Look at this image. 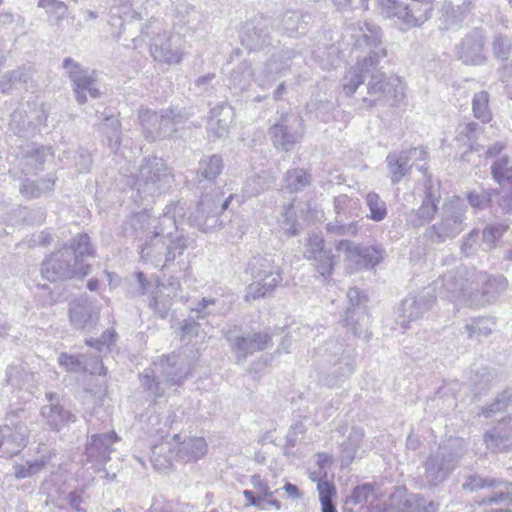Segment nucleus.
I'll return each instance as SVG.
<instances>
[{
    "label": "nucleus",
    "instance_id": "obj_1",
    "mask_svg": "<svg viewBox=\"0 0 512 512\" xmlns=\"http://www.w3.org/2000/svg\"><path fill=\"white\" fill-rule=\"evenodd\" d=\"M183 211V204L176 202L167 205L159 217L152 216L147 210L133 214L124 222L123 234L143 237L140 257L144 262L155 267H168L195 242L178 228L177 217H183Z\"/></svg>",
    "mask_w": 512,
    "mask_h": 512
},
{
    "label": "nucleus",
    "instance_id": "obj_2",
    "mask_svg": "<svg viewBox=\"0 0 512 512\" xmlns=\"http://www.w3.org/2000/svg\"><path fill=\"white\" fill-rule=\"evenodd\" d=\"M385 48L372 50L369 56L358 60L343 77V91L347 96L352 95L356 89L367 80V93L370 98H364L363 101L372 106L382 97L390 94L397 79L387 77L378 66L381 59L386 58Z\"/></svg>",
    "mask_w": 512,
    "mask_h": 512
},
{
    "label": "nucleus",
    "instance_id": "obj_3",
    "mask_svg": "<svg viewBox=\"0 0 512 512\" xmlns=\"http://www.w3.org/2000/svg\"><path fill=\"white\" fill-rule=\"evenodd\" d=\"M189 374L190 369L184 359L171 355L146 368L140 375V383L155 401L164 396L169 387L182 385Z\"/></svg>",
    "mask_w": 512,
    "mask_h": 512
},
{
    "label": "nucleus",
    "instance_id": "obj_4",
    "mask_svg": "<svg viewBox=\"0 0 512 512\" xmlns=\"http://www.w3.org/2000/svg\"><path fill=\"white\" fill-rule=\"evenodd\" d=\"M322 357L320 381L330 387H337L347 380L355 370V352L338 339H329L319 350Z\"/></svg>",
    "mask_w": 512,
    "mask_h": 512
},
{
    "label": "nucleus",
    "instance_id": "obj_5",
    "mask_svg": "<svg viewBox=\"0 0 512 512\" xmlns=\"http://www.w3.org/2000/svg\"><path fill=\"white\" fill-rule=\"evenodd\" d=\"M467 209L465 200L460 196L445 198L436 222L425 229L423 237L436 245L455 239L466 228Z\"/></svg>",
    "mask_w": 512,
    "mask_h": 512
},
{
    "label": "nucleus",
    "instance_id": "obj_6",
    "mask_svg": "<svg viewBox=\"0 0 512 512\" xmlns=\"http://www.w3.org/2000/svg\"><path fill=\"white\" fill-rule=\"evenodd\" d=\"M380 14L387 19H397L402 30L421 27L432 17V0H377Z\"/></svg>",
    "mask_w": 512,
    "mask_h": 512
},
{
    "label": "nucleus",
    "instance_id": "obj_7",
    "mask_svg": "<svg viewBox=\"0 0 512 512\" xmlns=\"http://www.w3.org/2000/svg\"><path fill=\"white\" fill-rule=\"evenodd\" d=\"M172 179L164 160L156 156H149L142 160L134 187L139 197L144 200L164 193L169 188Z\"/></svg>",
    "mask_w": 512,
    "mask_h": 512
},
{
    "label": "nucleus",
    "instance_id": "obj_8",
    "mask_svg": "<svg viewBox=\"0 0 512 512\" xmlns=\"http://www.w3.org/2000/svg\"><path fill=\"white\" fill-rule=\"evenodd\" d=\"M90 272L88 264L78 262L71 249L61 248L51 253L41 266V275L53 282L71 278H83Z\"/></svg>",
    "mask_w": 512,
    "mask_h": 512
},
{
    "label": "nucleus",
    "instance_id": "obj_9",
    "mask_svg": "<svg viewBox=\"0 0 512 512\" xmlns=\"http://www.w3.org/2000/svg\"><path fill=\"white\" fill-rule=\"evenodd\" d=\"M435 302L436 295L429 287L407 294L395 308L396 323L403 330L410 329L412 324L424 319Z\"/></svg>",
    "mask_w": 512,
    "mask_h": 512
},
{
    "label": "nucleus",
    "instance_id": "obj_10",
    "mask_svg": "<svg viewBox=\"0 0 512 512\" xmlns=\"http://www.w3.org/2000/svg\"><path fill=\"white\" fill-rule=\"evenodd\" d=\"M475 269L459 266L444 273L434 282L431 290L441 298L451 302L465 301L470 303V291L473 290L471 280Z\"/></svg>",
    "mask_w": 512,
    "mask_h": 512
},
{
    "label": "nucleus",
    "instance_id": "obj_11",
    "mask_svg": "<svg viewBox=\"0 0 512 512\" xmlns=\"http://www.w3.org/2000/svg\"><path fill=\"white\" fill-rule=\"evenodd\" d=\"M223 335L238 363L245 361L255 352L266 350L272 342L271 335L266 331L245 334L237 326L227 329Z\"/></svg>",
    "mask_w": 512,
    "mask_h": 512
},
{
    "label": "nucleus",
    "instance_id": "obj_12",
    "mask_svg": "<svg viewBox=\"0 0 512 512\" xmlns=\"http://www.w3.org/2000/svg\"><path fill=\"white\" fill-rule=\"evenodd\" d=\"M305 132L302 117L297 113H285L270 127L269 134L273 146L289 152L299 143Z\"/></svg>",
    "mask_w": 512,
    "mask_h": 512
},
{
    "label": "nucleus",
    "instance_id": "obj_13",
    "mask_svg": "<svg viewBox=\"0 0 512 512\" xmlns=\"http://www.w3.org/2000/svg\"><path fill=\"white\" fill-rule=\"evenodd\" d=\"M348 307L344 318V325L354 337L370 339L369 316L366 311V295L358 288H350L347 292Z\"/></svg>",
    "mask_w": 512,
    "mask_h": 512
},
{
    "label": "nucleus",
    "instance_id": "obj_14",
    "mask_svg": "<svg viewBox=\"0 0 512 512\" xmlns=\"http://www.w3.org/2000/svg\"><path fill=\"white\" fill-rule=\"evenodd\" d=\"M63 68L67 70L73 83V91L79 104L87 102V95L92 99L100 97L101 92L97 87L95 71L90 72L70 57L64 59Z\"/></svg>",
    "mask_w": 512,
    "mask_h": 512
},
{
    "label": "nucleus",
    "instance_id": "obj_15",
    "mask_svg": "<svg viewBox=\"0 0 512 512\" xmlns=\"http://www.w3.org/2000/svg\"><path fill=\"white\" fill-rule=\"evenodd\" d=\"M472 277L471 285H473V290L470 291L471 305L484 306L489 304L496 300L508 287V281L502 275L490 277L486 273L474 270Z\"/></svg>",
    "mask_w": 512,
    "mask_h": 512
},
{
    "label": "nucleus",
    "instance_id": "obj_16",
    "mask_svg": "<svg viewBox=\"0 0 512 512\" xmlns=\"http://www.w3.org/2000/svg\"><path fill=\"white\" fill-rule=\"evenodd\" d=\"M455 53L466 65L479 66L487 61L486 33L484 29L475 27L455 45Z\"/></svg>",
    "mask_w": 512,
    "mask_h": 512
},
{
    "label": "nucleus",
    "instance_id": "obj_17",
    "mask_svg": "<svg viewBox=\"0 0 512 512\" xmlns=\"http://www.w3.org/2000/svg\"><path fill=\"white\" fill-rule=\"evenodd\" d=\"M424 197L418 209H413L407 218L408 224L412 227H421L430 223L439 212L441 199L440 184L434 183L431 175H426L424 181Z\"/></svg>",
    "mask_w": 512,
    "mask_h": 512
},
{
    "label": "nucleus",
    "instance_id": "obj_18",
    "mask_svg": "<svg viewBox=\"0 0 512 512\" xmlns=\"http://www.w3.org/2000/svg\"><path fill=\"white\" fill-rule=\"evenodd\" d=\"M457 462L458 456L454 450H432L424 464V480L430 486L441 483L454 470Z\"/></svg>",
    "mask_w": 512,
    "mask_h": 512
},
{
    "label": "nucleus",
    "instance_id": "obj_19",
    "mask_svg": "<svg viewBox=\"0 0 512 512\" xmlns=\"http://www.w3.org/2000/svg\"><path fill=\"white\" fill-rule=\"evenodd\" d=\"M274 20L270 17L259 16L248 21L245 25L241 41L249 50H261L272 46L274 38Z\"/></svg>",
    "mask_w": 512,
    "mask_h": 512
},
{
    "label": "nucleus",
    "instance_id": "obj_20",
    "mask_svg": "<svg viewBox=\"0 0 512 512\" xmlns=\"http://www.w3.org/2000/svg\"><path fill=\"white\" fill-rule=\"evenodd\" d=\"M340 252H344L347 259L355 262L363 268H374L386 256V251L382 245H360L349 240H341L336 245Z\"/></svg>",
    "mask_w": 512,
    "mask_h": 512
},
{
    "label": "nucleus",
    "instance_id": "obj_21",
    "mask_svg": "<svg viewBox=\"0 0 512 512\" xmlns=\"http://www.w3.org/2000/svg\"><path fill=\"white\" fill-rule=\"evenodd\" d=\"M301 55L293 49H282L266 61L265 65L255 74V81L260 87H267L285 73L295 58Z\"/></svg>",
    "mask_w": 512,
    "mask_h": 512
},
{
    "label": "nucleus",
    "instance_id": "obj_22",
    "mask_svg": "<svg viewBox=\"0 0 512 512\" xmlns=\"http://www.w3.org/2000/svg\"><path fill=\"white\" fill-rule=\"evenodd\" d=\"M439 504L420 494L408 493L406 488H398L391 495L389 509L394 512H436Z\"/></svg>",
    "mask_w": 512,
    "mask_h": 512
},
{
    "label": "nucleus",
    "instance_id": "obj_23",
    "mask_svg": "<svg viewBox=\"0 0 512 512\" xmlns=\"http://www.w3.org/2000/svg\"><path fill=\"white\" fill-rule=\"evenodd\" d=\"M100 306L95 299L81 295L70 303L69 317L77 329H90L99 319Z\"/></svg>",
    "mask_w": 512,
    "mask_h": 512
},
{
    "label": "nucleus",
    "instance_id": "obj_24",
    "mask_svg": "<svg viewBox=\"0 0 512 512\" xmlns=\"http://www.w3.org/2000/svg\"><path fill=\"white\" fill-rule=\"evenodd\" d=\"M304 257L317 262L316 269L323 278H328L332 275L334 255L331 248L325 247L322 235L312 234L309 236Z\"/></svg>",
    "mask_w": 512,
    "mask_h": 512
},
{
    "label": "nucleus",
    "instance_id": "obj_25",
    "mask_svg": "<svg viewBox=\"0 0 512 512\" xmlns=\"http://www.w3.org/2000/svg\"><path fill=\"white\" fill-rule=\"evenodd\" d=\"M462 487L463 489L468 490L470 492L484 488H491L495 490L492 492L491 495L483 499V503H502L510 500L508 482L498 480L495 478H483L479 475H470L467 477Z\"/></svg>",
    "mask_w": 512,
    "mask_h": 512
},
{
    "label": "nucleus",
    "instance_id": "obj_26",
    "mask_svg": "<svg viewBox=\"0 0 512 512\" xmlns=\"http://www.w3.org/2000/svg\"><path fill=\"white\" fill-rule=\"evenodd\" d=\"M348 32L356 47H367L369 49L366 56H369L372 50L384 48L382 46L381 28L372 22L358 21L351 23L348 26Z\"/></svg>",
    "mask_w": 512,
    "mask_h": 512
},
{
    "label": "nucleus",
    "instance_id": "obj_27",
    "mask_svg": "<svg viewBox=\"0 0 512 512\" xmlns=\"http://www.w3.org/2000/svg\"><path fill=\"white\" fill-rule=\"evenodd\" d=\"M136 278L139 284V293L141 295L149 294V308L159 318H166L172 306V299L169 296H167L164 290L161 288L155 287L153 290L150 291L152 285L147 280L143 272L136 273Z\"/></svg>",
    "mask_w": 512,
    "mask_h": 512
},
{
    "label": "nucleus",
    "instance_id": "obj_28",
    "mask_svg": "<svg viewBox=\"0 0 512 512\" xmlns=\"http://www.w3.org/2000/svg\"><path fill=\"white\" fill-rule=\"evenodd\" d=\"M45 397L49 404L41 408V415L51 429L59 431L67 423L76 421V416L60 405L57 393L47 392Z\"/></svg>",
    "mask_w": 512,
    "mask_h": 512
},
{
    "label": "nucleus",
    "instance_id": "obj_29",
    "mask_svg": "<svg viewBox=\"0 0 512 512\" xmlns=\"http://www.w3.org/2000/svg\"><path fill=\"white\" fill-rule=\"evenodd\" d=\"M93 359L94 364L89 368L87 357L85 355L61 353L58 357V363L67 372L71 373L89 371L91 374H105V367L99 357L96 356Z\"/></svg>",
    "mask_w": 512,
    "mask_h": 512
},
{
    "label": "nucleus",
    "instance_id": "obj_30",
    "mask_svg": "<svg viewBox=\"0 0 512 512\" xmlns=\"http://www.w3.org/2000/svg\"><path fill=\"white\" fill-rule=\"evenodd\" d=\"M158 113L161 127L158 128V132L152 131V133L158 134L161 139L176 137L178 128L183 126L189 118L186 112L172 108L162 109Z\"/></svg>",
    "mask_w": 512,
    "mask_h": 512
},
{
    "label": "nucleus",
    "instance_id": "obj_31",
    "mask_svg": "<svg viewBox=\"0 0 512 512\" xmlns=\"http://www.w3.org/2000/svg\"><path fill=\"white\" fill-rule=\"evenodd\" d=\"M150 52L156 61L178 64L182 60L180 50L173 46L171 37L166 33L153 38Z\"/></svg>",
    "mask_w": 512,
    "mask_h": 512
},
{
    "label": "nucleus",
    "instance_id": "obj_32",
    "mask_svg": "<svg viewBox=\"0 0 512 512\" xmlns=\"http://www.w3.org/2000/svg\"><path fill=\"white\" fill-rule=\"evenodd\" d=\"M313 22L310 13L286 11L281 18V30L289 37L305 34Z\"/></svg>",
    "mask_w": 512,
    "mask_h": 512
},
{
    "label": "nucleus",
    "instance_id": "obj_33",
    "mask_svg": "<svg viewBox=\"0 0 512 512\" xmlns=\"http://www.w3.org/2000/svg\"><path fill=\"white\" fill-rule=\"evenodd\" d=\"M50 455H28L19 460H15L13 464L14 475L17 479L32 477L40 473L47 463L50 461Z\"/></svg>",
    "mask_w": 512,
    "mask_h": 512
},
{
    "label": "nucleus",
    "instance_id": "obj_34",
    "mask_svg": "<svg viewBox=\"0 0 512 512\" xmlns=\"http://www.w3.org/2000/svg\"><path fill=\"white\" fill-rule=\"evenodd\" d=\"M487 448H509L512 445V417L502 419L491 430L484 434Z\"/></svg>",
    "mask_w": 512,
    "mask_h": 512
},
{
    "label": "nucleus",
    "instance_id": "obj_35",
    "mask_svg": "<svg viewBox=\"0 0 512 512\" xmlns=\"http://www.w3.org/2000/svg\"><path fill=\"white\" fill-rule=\"evenodd\" d=\"M281 268L271 254L254 256L248 263V271L252 279L261 277H272V282L278 278V271Z\"/></svg>",
    "mask_w": 512,
    "mask_h": 512
},
{
    "label": "nucleus",
    "instance_id": "obj_36",
    "mask_svg": "<svg viewBox=\"0 0 512 512\" xmlns=\"http://www.w3.org/2000/svg\"><path fill=\"white\" fill-rule=\"evenodd\" d=\"M33 73L30 65H23L18 69L5 72L0 77V91L7 94L12 89L27 85L32 80Z\"/></svg>",
    "mask_w": 512,
    "mask_h": 512
},
{
    "label": "nucleus",
    "instance_id": "obj_37",
    "mask_svg": "<svg viewBox=\"0 0 512 512\" xmlns=\"http://www.w3.org/2000/svg\"><path fill=\"white\" fill-rule=\"evenodd\" d=\"M272 277L255 278L246 289L245 300L252 301L265 298L273 294L282 281V270L278 271V278L272 282Z\"/></svg>",
    "mask_w": 512,
    "mask_h": 512
},
{
    "label": "nucleus",
    "instance_id": "obj_38",
    "mask_svg": "<svg viewBox=\"0 0 512 512\" xmlns=\"http://www.w3.org/2000/svg\"><path fill=\"white\" fill-rule=\"evenodd\" d=\"M411 156L405 151L389 153L386 157L388 172L393 184L399 183L411 170Z\"/></svg>",
    "mask_w": 512,
    "mask_h": 512
},
{
    "label": "nucleus",
    "instance_id": "obj_39",
    "mask_svg": "<svg viewBox=\"0 0 512 512\" xmlns=\"http://www.w3.org/2000/svg\"><path fill=\"white\" fill-rule=\"evenodd\" d=\"M224 168L223 160L219 155L205 156L199 161L197 175L199 182L207 180L213 182Z\"/></svg>",
    "mask_w": 512,
    "mask_h": 512
},
{
    "label": "nucleus",
    "instance_id": "obj_40",
    "mask_svg": "<svg viewBox=\"0 0 512 512\" xmlns=\"http://www.w3.org/2000/svg\"><path fill=\"white\" fill-rule=\"evenodd\" d=\"M100 132L104 135L107 146L111 151H116L121 144V123L114 116H106L100 124Z\"/></svg>",
    "mask_w": 512,
    "mask_h": 512
},
{
    "label": "nucleus",
    "instance_id": "obj_41",
    "mask_svg": "<svg viewBox=\"0 0 512 512\" xmlns=\"http://www.w3.org/2000/svg\"><path fill=\"white\" fill-rule=\"evenodd\" d=\"M361 204L358 198L341 194L334 199V212L337 218L348 220L358 215Z\"/></svg>",
    "mask_w": 512,
    "mask_h": 512
},
{
    "label": "nucleus",
    "instance_id": "obj_42",
    "mask_svg": "<svg viewBox=\"0 0 512 512\" xmlns=\"http://www.w3.org/2000/svg\"><path fill=\"white\" fill-rule=\"evenodd\" d=\"M139 120L142 126V131L145 139L149 142L161 140V136H158L154 132H158L160 126L159 113L150 109L140 110Z\"/></svg>",
    "mask_w": 512,
    "mask_h": 512
},
{
    "label": "nucleus",
    "instance_id": "obj_43",
    "mask_svg": "<svg viewBox=\"0 0 512 512\" xmlns=\"http://www.w3.org/2000/svg\"><path fill=\"white\" fill-rule=\"evenodd\" d=\"M284 183L286 189L299 192L312 184V175L303 168H293L285 173Z\"/></svg>",
    "mask_w": 512,
    "mask_h": 512
},
{
    "label": "nucleus",
    "instance_id": "obj_44",
    "mask_svg": "<svg viewBox=\"0 0 512 512\" xmlns=\"http://www.w3.org/2000/svg\"><path fill=\"white\" fill-rule=\"evenodd\" d=\"M365 206L369 213L366 217L374 222L383 221L388 215V207L386 202L374 191H370L365 195Z\"/></svg>",
    "mask_w": 512,
    "mask_h": 512
},
{
    "label": "nucleus",
    "instance_id": "obj_45",
    "mask_svg": "<svg viewBox=\"0 0 512 512\" xmlns=\"http://www.w3.org/2000/svg\"><path fill=\"white\" fill-rule=\"evenodd\" d=\"M54 184L55 180L51 176L39 181L25 180L20 187V193L28 199L38 198L42 194L52 191Z\"/></svg>",
    "mask_w": 512,
    "mask_h": 512
},
{
    "label": "nucleus",
    "instance_id": "obj_46",
    "mask_svg": "<svg viewBox=\"0 0 512 512\" xmlns=\"http://www.w3.org/2000/svg\"><path fill=\"white\" fill-rule=\"evenodd\" d=\"M481 131L482 127L476 122H462L456 129V141L469 147L470 150H477L474 143Z\"/></svg>",
    "mask_w": 512,
    "mask_h": 512
},
{
    "label": "nucleus",
    "instance_id": "obj_47",
    "mask_svg": "<svg viewBox=\"0 0 512 512\" xmlns=\"http://www.w3.org/2000/svg\"><path fill=\"white\" fill-rule=\"evenodd\" d=\"M335 106L329 100L312 99L306 104V111L322 122H329L334 118Z\"/></svg>",
    "mask_w": 512,
    "mask_h": 512
},
{
    "label": "nucleus",
    "instance_id": "obj_48",
    "mask_svg": "<svg viewBox=\"0 0 512 512\" xmlns=\"http://www.w3.org/2000/svg\"><path fill=\"white\" fill-rule=\"evenodd\" d=\"M512 405V388H507L498 394L491 404L481 408V415L485 417H492L497 413L505 411Z\"/></svg>",
    "mask_w": 512,
    "mask_h": 512
},
{
    "label": "nucleus",
    "instance_id": "obj_49",
    "mask_svg": "<svg viewBox=\"0 0 512 512\" xmlns=\"http://www.w3.org/2000/svg\"><path fill=\"white\" fill-rule=\"evenodd\" d=\"M495 327V321L490 317H478L465 324L464 329L469 338L488 336Z\"/></svg>",
    "mask_w": 512,
    "mask_h": 512
},
{
    "label": "nucleus",
    "instance_id": "obj_50",
    "mask_svg": "<svg viewBox=\"0 0 512 512\" xmlns=\"http://www.w3.org/2000/svg\"><path fill=\"white\" fill-rule=\"evenodd\" d=\"M472 110L474 116L482 123H488L492 119V113L489 108V94L487 91H480L474 94Z\"/></svg>",
    "mask_w": 512,
    "mask_h": 512
},
{
    "label": "nucleus",
    "instance_id": "obj_51",
    "mask_svg": "<svg viewBox=\"0 0 512 512\" xmlns=\"http://www.w3.org/2000/svg\"><path fill=\"white\" fill-rule=\"evenodd\" d=\"M222 111L223 118H209L208 120V131L217 138L223 137L228 133L234 116L232 107H225Z\"/></svg>",
    "mask_w": 512,
    "mask_h": 512
},
{
    "label": "nucleus",
    "instance_id": "obj_52",
    "mask_svg": "<svg viewBox=\"0 0 512 512\" xmlns=\"http://www.w3.org/2000/svg\"><path fill=\"white\" fill-rule=\"evenodd\" d=\"M278 221L281 228L289 236H295L301 230V226L296 219V211L293 202L283 207Z\"/></svg>",
    "mask_w": 512,
    "mask_h": 512
},
{
    "label": "nucleus",
    "instance_id": "obj_53",
    "mask_svg": "<svg viewBox=\"0 0 512 512\" xmlns=\"http://www.w3.org/2000/svg\"><path fill=\"white\" fill-rule=\"evenodd\" d=\"M32 374L28 373L21 362L11 363L6 369L7 384L21 388L30 381Z\"/></svg>",
    "mask_w": 512,
    "mask_h": 512
},
{
    "label": "nucleus",
    "instance_id": "obj_54",
    "mask_svg": "<svg viewBox=\"0 0 512 512\" xmlns=\"http://www.w3.org/2000/svg\"><path fill=\"white\" fill-rule=\"evenodd\" d=\"M63 248L71 249L78 262L84 263L85 256L93 255V248L90 244V238L87 234H78L73 237L69 246Z\"/></svg>",
    "mask_w": 512,
    "mask_h": 512
},
{
    "label": "nucleus",
    "instance_id": "obj_55",
    "mask_svg": "<svg viewBox=\"0 0 512 512\" xmlns=\"http://www.w3.org/2000/svg\"><path fill=\"white\" fill-rule=\"evenodd\" d=\"M491 173L496 182L503 184L512 179V166L510 165L509 158L503 156L491 166Z\"/></svg>",
    "mask_w": 512,
    "mask_h": 512
},
{
    "label": "nucleus",
    "instance_id": "obj_56",
    "mask_svg": "<svg viewBox=\"0 0 512 512\" xmlns=\"http://www.w3.org/2000/svg\"><path fill=\"white\" fill-rule=\"evenodd\" d=\"M197 212L199 213V215L195 216L192 221L193 225L196 226L199 230L203 232H209L212 229L216 228L218 225H220L219 218L216 214L204 216V202L198 204Z\"/></svg>",
    "mask_w": 512,
    "mask_h": 512
},
{
    "label": "nucleus",
    "instance_id": "obj_57",
    "mask_svg": "<svg viewBox=\"0 0 512 512\" xmlns=\"http://www.w3.org/2000/svg\"><path fill=\"white\" fill-rule=\"evenodd\" d=\"M256 73H252V70L249 65L243 64L238 67V69L234 70L230 76L231 85L235 89H239L240 91H244L250 85L251 77H255Z\"/></svg>",
    "mask_w": 512,
    "mask_h": 512
},
{
    "label": "nucleus",
    "instance_id": "obj_58",
    "mask_svg": "<svg viewBox=\"0 0 512 512\" xmlns=\"http://www.w3.org/2000/svg\"><path fill=\"white\" fill-rule=\"evenodd\" d=\"M497 378L496 371L489 367H481L476 370L474 376L472 377V382L475 387V390L481 392L488 388L492 382H494Z\"/></svg>",
    "mask_w": 512,
    "mask_h": 512
},
{
    "label": "nucleus",
    "instance_id": "obj_59",
    "mask_svg": "<svg viewBox=\"0 0 512 512\" xmlns=\"http://www.w3.org/2000/svg\"><path fill=\"white\" fill-rule=\"evenodd\" d=\"M512 49L511 40L502 34H498L494 37L492 42V53L493 56L498 60H507Z\"/></svg>",
    "mask_w": 512,
    "mask_h": 512
},
{
    "label": "nucleus",
    "instance_id": "obj_60",
    "mask_svg": "<svg viewBox=\"0 0 512 512\" xmlns=\"http://www.w3.org/2000/svg\"><path fill=\"white\" fill-rule=\"evenodd\" d=\"M469 205L475 210H484L492 202V192L488 190L470 191L466 195Z\"/></svg>",
    "mask_w": 512,
    "mask_h": 512
},
{
    "label": "nucleus",
    "instance_id": "obj_61",
    "mask_svg": "<svg viewBox=\"0 0 512 512\" xmlns=\"http://www.w3.org/2000/svg\"><path fill=\"white\" fill-rule=\"evenodd\" d=\"M31 122L27 120L26 112L22 109H16L11 114L9 123L10 129L19 136H26Z\"/></svg>",
    "mask_w": 512,
    "mask_h": 512
},
{
    "label": "nucleus",
    "instance_id": "obj_62",
    "mask_svg": "<svg viewBox=\"0 0 512 512\" xmlns=\"http://www.w3.org/2000/svg\"><path fill=\"white\" fill-rule=\"evenodd\" d=\"M217 300L215 298L203 297L195 307L191 308V312L196 313L197 319H205L210 315H215L219 311L215 308Z\"/></svg>",
    "mask_w": 512,
    "mask_h": 512
},
{
    "label": "nucleus",
    "instance_id": "obj_63",
    "mask_svg": "<svg viewBox=\"0 0 512 512\" xmlns=\"http://www.w3.org/2000/svg\"><path fill=\"white\" fill-rule=\"evenodd\" d=\"M118 440L119 438L115 431L93 434L91 436L90 448H111Z\"/></svg>",
    "mask_w": 512,
    "mask_h": 512
},
{
    "label": "nucleus",
    "instance_id": "obj_64",
    "mask_svg": "<svg viewBox=\"0 0 512 512\" xmlns=\"http://www.w3.org/2000/svg\"><path fill=\"white\" fill-rule=\"evenodd\" d=\"M317 491L319 493L321 506L334 504L333 497L336 494V489L332 482L319 479L317 484Z\"/></svg>",
    "mask_w": 512,
    "mask_h": 512
}]
</instances>
